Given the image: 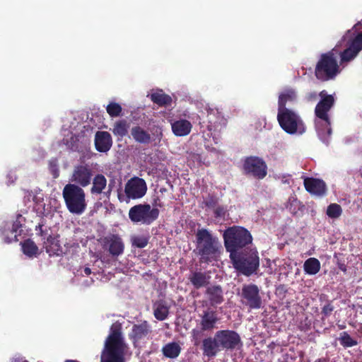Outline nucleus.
Returning <instances> with one entry per match:
<instances>
[{
	"instance_id": "1",
	"label": "nucleus",
	"mask_w": 362,
	"mask_h": 362,
	"mask_svg": "<svg viewBox=\"0 0 362 362\" xmlns=\"http://www.w3.org/2000/svg\"><path fill=\"white\" fill-rule=\"evenodd\" d=\"M240 334L231 329L217 331L214 337H209L202 341L203 355L208 358H214L222 351H232L242 346Z\"/></svg>"
},
{
	"instance_id": "2",
	"label": "nucleus",
	"mask_w": 362,
	"mask_h": 362,
	"mask_svg": "<svg viewBox=\"0 0 362 362\" xmlns=\"http://www.w3.org/2000/svg\"><path fill=\"white\" fill-rule=\"evenodd\" d=\"M122 329V325L119 322L111 325L101 353L100 362H125L129 346L125 342Z\"/></svg>"
},
{
	"instance_id": "3",
	"label": "nucleus",
	"mask_w": 362,
	"mask_h": 362,
	"mask_svg": "<svg viewBox=\"0 0 362 362\" xmlns=\"http://www.w3.org/2000/svg\"><path fill=\"white\" fill-rule=\"evenodd\" d=\"M320 100L315 108L316 117L322 122H316V128L320 139L326 144H328L329 139L332 134L331 120L329 112L334 105V98L332 95H328L326 90H322L319 93Z\"/></svg>"
},
{
	"instance_id": "4",
	"label": "nucleus",
	"mask_w": 362,
	"mask_h": 362,
	"mask_svg": "<svg viewBox=\"0 0 362 362\" xmlns=\"http://www.w3.org/2000/svg\"><path fill=\"white\" fill-rule=\"evenodd\" d=\"M197 250L203 262L208 263L219 257L222 245L217 237L207 229H198L196 233Z\"/></svg>"
},
{
	"instance_id": "5",
	"label": "nucleus",
	"mask_w": 362,
	"mask_h": 362,
	"mask_svg": "<svg viewBox=\"0 0 362 362\" xmlns=\"http://www.w3.org/2000/svg\"><path fill=\"white\" fill-rule=\"evenodd\" d=\"M224 245L229 257L235 256L240 250L247 249L252 242L250 232L242 226H233L228 228L223 235Z\"/></svg>"
},
{
	"instance_id": "6",
	"label": "nucleus",
	"mask_w": 362,
	"mask_h": 362,
	"mask_svg": "<svg viewBox=\"0 0 362 362\" xmlns=\"http://www.w3.org/2000/svg\"><path fill=\"white\" fill-rule=\"evenodd\" d=\"M338 51L334 48L320 55L315 68V76L320 81L335 78L340 72L337 62Z\"/></svg>"
},
{
	"instance_id": "7",
	"label": "nucleus",
	"mask_w": 362,
	"mask_h": 362,
	"mask_svg": "<svg viewBox=\"0 0 362 362\" xmlns=\"http://www.w3.org/2000/svg\"><path fill=\"white\" fill-rule=\"evenodd\" d=\"M62 195L70 213L80 215L86 209L85 191L78 185L66 184L63 189Z\"/></svg>"
},
{
	"instance_id": "8",
	"label": "nucleus",
	"mask_w": 362,
	"mask_h": 362,
	"mask_svg": "<svg viewBox=\"0 0 362 362\" xmlns=\"http://www.w3.org/2000/svg\"><path fill=\"white\" fill-rule=\"evenodd\" d=\"M234 267L242 274L249 276L255 273L259 266V257L256 249H245L230 257Z\"/></svg>"
},
{
	"instance_id": "9",
	"label": "nucleus",
	"mask_w": 362,
	"mask_h": 362,
	"mask_svg": "<svg viewBox=\"0 0 362 362\" xmlns=\"http://www.w3.org/2000/svg\"><path fill=\"white\" fill-rule=\"evenodd\" d=\"M277 121L281 128L288 134H303L306 131L301 117L291 109L278 110Z\"/></svg>"
},
{
	"instance_id": "10",
	"label": "nucleus",
	"mask_w": 362,
	"mask_h": 362,
	"mask_svg": "<svg viewBox=\"0 0 362 362\" xmlns=\"http://www.w3.org/2000/svg\"><path fill=\"white\" fill-rule=\"evenodd\" d=\"M159 209L151 208L148 204H139L130 208L129 218L134 223L152 224L159 216Z\"/></svg>"
},
{
	"instance_id": "11",
	"label": "nucleus",
	"mask_w": 362,
	"mask_h": 362,
	"mask_svg": "<svg viewBox=\"0 0 362 362\" xmlns=\"http://www.w3.org/2000/svg\"><path fill=\"white\" fill-rule=\"evenodd\" d=\"M244 174L257 180L264 179L267 175V165L263 158L251 156L246 157L243 161Z\"/></svg>"
},
{
	"instance_id": "12",
	"label": "nucleus",
	"mask_w": 362,
	"mask_h": 362,
	"mask_svg": "<svg viewBox=\"0 0 362 362\" xmlns=\"http://www.w3.org/2000/svg\"><path fill=\"white\" fill-rule=\"evenodd\" d=\"M93 168L88 163H81L74 167L70 180L71 184L86 187L90 185L93 176Z\"/></svg>"
},
{
	"instance_id": "13",
	"label": "nucleus",
	"mask_w": 362,
	"mask_h": 362,
	"mask_svg": "<svg viewBox=\"0 0 362 362\" xmlns=\"http://www.w3.org/2000/svg\"><path fill=\"white\" fill-rule=\"evenodd\" d=\"M240 296L242 302L250 309H259L262 305L259 289L256 284H250L243 286Z\"/></svg>"
},
{
	"instance_id": "14",
	"label": "nucleus",
	"mask_w": 362,
	"mask_h": 362,
	"mask_svg": "<svg viewBox=\"0 0 362 362\" xmlns=\"http://www.w3.org/2000/svg\"><path fill=\"white\" fill-rule=\"evenodd\" d=\"M207 129L214 138L218 136L227 124V120L218 109L210 108L207 110Z\"/></svg>"
},
{
	"instance_id": "15",
	"label": "nucleus",
	"mask_w": 362,
	"mask_h": 362,
	"mask_svg": "<svg viewBox=\"0 0 362 362\" xmlns=\"http://www.w3.org/2000/svg\"><path fill=\"white\" fill-rule=\"evenodd\" d=\"M146 191L145 180L138 177L131 178L125 185L124 192L129 199H140L145 195Z\"/></svg>"
},
{
	"instance_id": "16",
	"label": "nucleus",
	"mask_w": 362,
	"mask_h": 362,
	"mask_svg": "<svg viewBox=\"0 0 362 362\" xmlns=\"http://www.w3.org/2000/svg\"><path fill=\"white\" fill-rule=\"evenodd\" d=\"M103 247L112 257H118L124 253V243L119 235L110 234L103 238Z\"/></svg>"
},
{
	"instance_id": "17",
	"label": "nucleus",
	"mask_w": 362,
	"mask_h": 362,
	"mask_svg": "<svg viewBox=\"0 0 362 362\" xmlns=\"http://www.w3.org/2000/svg\"><path fill=\"white\" fill-rule=\"evenodd\" d=\"M90 184H92V186L90 192L92 195L103 194L104 197H110L112 191V187L111 182L107 185V180L104 175L101 173L93 175Z\"/></svg>"
},
{
	"instance_id": "18",
	"label": "nucleus",
	"mask_w": 362,
	"mask_h": 362,
	"mask_svg": "<svg viewBox=\"0 0 362 362\" xmlns=\"http://www.w3.org/2000/svg\"><path fill=\"white\" fill-rule=\"evenodd\" d=\"M362 50V34L356 36L351 41L349 47L340 52L341 62H348L354 59Z\"/></svg>"
},
{
	"instance_id": "19",
	"label": "nucleus",
	"mask_w": 362,
	"mask_h": 362,
	"mask_svg": "<svg viewBox=\"0 0 362 362\" xmlns=\"http://www.w3.org/2000/svg\"><path fill=\"white\" fill-rule=\"evenodd\" d=\"M199 327L206 332H211L216 327V324L219 321L218 314L216 311L208 308L199 315Z\"/></svg>"
},
{
	"instance_id": "20",
	"label": "nucleus",
	"mask_w": 362,
	"mask_h": 362,
	"mask_svg": "<svg viewBox=\"0 0 362 362\" xmlns=\"http://www.w3.org/2000/svg\"><path fill=\"white\" fill-rule=\"evenodd\" d=\"M151 332L150 324L144 320L139 324H134L132 326V331L129 334V339L132 341L134 345L146 337Z\"/></svg>"
},
{
	"instance_id": "21",
	"label": "nucleus",
	"mask_w": 362,
	"mask_h": 362,
	"mask_svg": "<svg viewBox=\"0 0 362 362\" xmlns=\"http://www.w3.org/2000/svg\"><path fill=\"white\" fill-rule=\"evenodd\" d=\"M303 184L306 191L311 194L321 197L326 193V184L322 180L314 177H305Z\"/></svg>"
},
{
	"instance_id": "22",
	"label": "nucleus",
	"mask_w": 362,
	"mask_h": 362,
	"mask_svg": "<svg viewBox=\"0 0 362 362\" xmlns=\"http://www.w3.org/2000/svg\"><path fill=\"white\" fill-rule=\"evenodd\" d=\"M112 145V139L107 132H97L95 135V146L98 151L105 153L108 151Z\"/></svg>"
},
{
	"instance_id": "23",
	"label": "nucleus",
	"mask_w": 362,
	"mask_h": 362,
	"mask_svg": "<svg viewBox=\"0 0 362 362\" xmlns=\"http://www.w3.org/2000/svg\"><path fill=\"white\" fill-rule=\"evenodd\" d=\"M205 295L211 306L220 305L224 300L223 288L220 285L208 286L205 291Z\"/></svg>"
},
{
	"instance_id": "24",
	"label": "nucleus",
	"mask_w": 362,
	"mask_h": 362,
	"mask_svg": "<svg viewBox=\"0 0 362 362\" xmlns=\"http://www.w3.org/2000/svg\"><path fill=\"white\" fill-rule=\"evenodd\" d=\"M210 279V275L201 271L192 272L188 277L189 281L196 289H199L208 286Z\"/></svg>"
},
{
	"instance_id": "25",
	"label": "nucleus",
	"mask_w": 362,
	"mask_h": 362,
	"mask_svg": "<svg viewBox=\"0 0 362 362\" xmlns=\"http://www.w3.org/2000/svg\"><path fill=\"white\" fill-rule=\"evenodd\" d=\"M173 133L177 136L188 135L192 128L191 122L187 119H180L171 123Z\"/></svg>"
},
{
	"instance_id": "26",
	"label": "nucleus",
	"mask_w": 362,
	"mask_h": 362,
	"mask_svg": "<svg viewBox=\"0 0 362 362\" xmlns=\"http://www.w3.org/2000/svg\"><path fill=\"white\" fill-rule=\"evenodd\" d=\"M46 252L51 255H59L62 252L59 240V235H49L47 240L43 242Z\"/></svg>"
},
{
	"instance_id": "27",
	"label": "nucleus",
	"mask_w": 362,
	"mask_h": 362,
	"mask_svg": "<svg viewBox=\"0 0 362 362\" xmlns=\"http://www.w3.org/2000/svg\"><path fill=\"white\" fill-rule=\"evenodd\" d=\"M131 135L133 139L139 144L147 145L151 141V134L138 125L131 129Z\"/></svg>"
},
{
	"instance_id": "28",
	"label": "nucleus",
	"mask_w": 362,
	"mask_h": 362,
	"mask_svg": "<svg viewBox=\"0 0 362 362\" xmlns=\"http://www.w3.org/2000/svg\"><path fill=\"white\" fill-rule=\"evenodd\" d=\"M296 99V93L292 88H288L281 92L278 100V110L288 109L287 103H292Z\"/></svg>"
},
{
	"instance_id": "29",
	"label": "nucleus",
	"mask_w": 362,
	"mask_h": 362,
	"mask_svg": "<svg viewBox=\"0 0 362 362\" xmlns=\"http://www.w3.org/2000/svg\"><path fill=\"white\" fill-rule=\"evenodd\" d=\"M169 314V308L163 300L156 301L153 305L154 317L160 321L165 320Z\"/></svg>"
},
{
	"instance_id": "30",
	"label": "nucleus",
	"mask_w": 362,
	"mask_h": 362,
	"mask_svg": "<svg viewBox=\"0 0 362 362\" xmlns=\"http://www.w3.org/2000/svg\"><path fill=\"white\" fill-rule=\"evenodd\" d=\"M182 348L177 342H169L162 348L163 356L168 358H176L181 353Z\"/></svg>"
},
{
	"instance_id": "31",
	"label": "nucleus",
	"mask_w": 362,
	"mask_h": 362,
	"mask_svg": "<svg viewBox=\"0 0 362 362\" xmlns=\"http://www.w3.org/2000/svg\"><path fill=\"white\" fill-rule=\"evenodd\" d=\"M150 98L153 103L157 104L160 107L170 105L173 101L172 98L165 93L163 90H159L152 93Z\"/></svg>"
},
{
	"instance_id": "32",
	"label": "nucleus",
	"mask_w": 362,
	"mask_h": 362,
	"mask_svg": "<svg viewBox=\"0 0 362 362\" xmlns=\"http://www.w3.org/2000/svg\"><path fill=\"white\" fill-rule=\"evenodd\" d=\"M304 272L310 275H315L320 269V262L315 257H310L306 259L303 264Z\"/></svg>"
},
{
	"instance_id": "33",
	"label": "nucleus",
	"mask_w": 362,
	"mask_h": 362,
	"mask_svg": "<svg viewBox=\"0 0 362 362\" xmlns=\"http://www.w3.org/2000/svg\"><path fill=\"white\" fill-rule=\"evenodd\" d=\"M129 125L127 120L120 119L114 124L112 132L115 136L123 138L128 133Z\"/></svg>"
},
{
	"instance_id": "34",
	"label": "nucleus",
	"mask_w": 362,
	"mask_h": 362,
	"mask_svg": "<svg viewBox=\"0 0 362 362\" xmlns=\"http://www.w3.org/2000/svg\"><path fill=\"white\" fill-rule=\"evenodd\" d=\"M23 252L29 257L37 254L38 247L33 240L27 239L21 243Z\"/></svg>"
},
{
	"instance_id": "35",
	"label": "nucleus",
	"mask_w": 362,
	"mask_h": 362,
	"mask_svg": "<svg viewBox=\"0 0 362 362\" xmlns=\"http://www.w3.org/2000/svg\"><path fill=\"white\" fill-rule=\"evenodd\" d=\"M22 218V216L21 214H18V217L16 218V220L13 222V225H12V228L11 230L9 231V233H11V237L9 238V237H6V240H5V242L6 243H11L13 240L14 241H18V230L22 227V224L21 223V221H19V218ZM21 234V232L18 233V235Z\"/></svg>"
},
{
	"instance_id": "36",
	"label": "nucleus",
	"mask_w": 362,
	"mask_h": 362,
	"mask_svg": "<svg viewBox=\"0 0 362 362\" xmlns=\"http://www.w3.org/2000/svg\"><path fill=\"white\" fill-rule=\"evenodd\" d=\"M131 241L134 247L144 248L148 245L149 237L147 235H134L132 237Z\"/></svg>"
},
{
	"instance_id": "37",
	"label": "nucleus",
	"mask_w": 362,
	"mask_h": 362,
	"mask_svg": "<svg viewBox=\"0 0 362 362\" xmlns=\"http://www.w3.org/2000/svg\"><path fill=\"white\" fill-rule=\"evenodd\" d=\"M106 110L108 115L112 117H116L121 115L122 107L115 102H110L106 107Z\"/></svg>"
},
{
	"instance_id": "38",
	"label": "nucleus",
	"mask_w": 362,
	"mask_h": 362,
	"mask_svg": "<svg viewBox=\"0 0 362 362\" xmlns=\"http://www.w3.org/2000/svg\"><path fill=\"white\" fill-rule=\"evenodd\" d=\"M342 213V209L338 204H330L327 209V215L331 218H339Z\"/></svg>"
},
{
	"instance_id": "39",
	"label": "nucleus",
	"mask_w": 362,
	"mask_h": 362,
	"mask_svg": "<svg viewBox=\"0 0 362 362\" xmlns=\"http://www.w3.org/2000/svg\"><path fill=\"white\" fill-rule=\"evenodd\" d=\"M339 341L344 348L352 347L358 344L357 341L354 339L346 332L341 334Z\"/></svg>"
},
{
	"instance_id": "40",
	"label": "nucleus",
	"mask_w": 362,
	"mask_h": 362,
	"mask_svg": "<svg viewBox=\"0 0 362 362\" xmlns=\"http://www.w3.org/2000/svg\"><path fill=\"white\" fill-rule=\"evenodd\" d=\"M206 332V330H203L200 327L199 329L194 328L191 332V337H192V341L193 342L194 346H198L201 343L202 344V341L204 339V332Z\"/></svg>"
},
{
	"instance_id": "41",
	"label": "nucleus",
	"mask_w": 362,
	"mask_h": 362,
	"mask_svg": "<svg viewBox=\"0 0 362 362\" xmlns=\"http://www.w3.org/2000/svg\"><path fill=\"white\" fill-rule=\"evenodd\" d=\"M227 210L223 206H217L214 208V214L216 218H225Z\"/></svg>"
},
{
	"instance_id": "42",
	"label": "nucleus",
	"mask_w": 362,
	"mask_h": 362,
	"mask_svg": "<svg viewBox=\"0 0 362 362\" xmlns=\"http://www.w3.org/2000/svg\"><path fill=\"white\" fill-rule=\"evenodd\" d=\"M204 205L208 208H216L218 204V199L214 196H209L204 201Z\"/></svg>"
},
{
	"instance_id": "43",
	"label": "nucleus",
	"mask_w": 362,
	"mask_h": 362,
	"mask_svg": "<svg viewBox=\"0 0 362 362\" xmlns=\"http://www.w3.org/2000/svg\"><path fill=\"white\" fill-rule=\"evenodd\" d=\"M49 169L54 177H57L59 176V170L56 160H49Z\"/></svg>"
},
{
	"instance_id": "44",
	"label": "nucleus",
	"mask_w": 362,
	"mask_h": 362,
	"mask_svg": "<svg viewBox=\"0 0 362 362\" xmlns=\"http://www.w3.org/2000/svg\"><path fill=\"white\" fill-rule=\"evenodd\" d=\"M334 309V305L332 304L331 302H329L322 307L321 313L324 316L328 317L332 314Z\"/></svg>"
},
{
	"instance_id": "45",
	"label": "nucleus",
	"mask_w": 362,
	"mask_h": 362,
	"mask_svg": "<svg viewBox=\"0 0 362 362\" xmlns=\"http://www.w3.org/2000/svg\"><path fill=\"white\" fill-rule=\"evenodd\" d=\"M318 95L316 92H310L306 94L305 99L308 102H313L317 99Z\"/></svg>"
},
{
	"instance_id": "46",
	"label": "nucleus",
	"mask_w": 362,
	"mask_h": 362,
	"mask_svg": "<svg viewBox=\"0 0 362 362\" xmlns=\"http://www.w3.org/2000/svg\"><path fill=\"white\" fill-rule=\"evenodd\" d=\"M152 206H153L152 208H157V209H158V207L161 208L163 206V204L161 203V201L158 196H156V197L153 198V202H152Z\"/></svg>"
},
{
	"instance_id": "47",
	"label": "nucleus",
	"mask_w": 362,
	"mask_h": 362,
	"mask_svg": "<svg viewBox=\"0 0 362 362\" xmlns=\"http://www.w3.org/2000/svg\"><path fill=\"white\" fill-rule=\"evenodd\" d=\"M37 234L39 235L44 241L47 240V237L49 235L47 229L41 230V231L40 233H37Z\"/></svg>"
},
{
	"instance_id": "48",
	"label": "nucleus",
	"mask_w": 362,
	"mask_h": 362,
	"mask_svg": "<svg viewBox=\"0 0 362 362\" xmlns=\"http://www.w3.org/2000/svg\"><path fill=\"white\" fill-rule=\"evenodd\" d=\"M85 275L88 276L91 274V269L89 267H85L83 269Z\"/></svg>"
},
{
	"instance_id": "49",
	"label": "nucleus",
	"mask_w": 362,
	"mask_h": 362,
	"mask_svg": "<svg viewBox=\"0 0 362 362\" xmlns=\"http://www.w3.org/2000/svg\"><path fill=\"white\" fill-rule=\"evenodd\" d=\"M43 224H38L37 226H35V231H37V233H40L41 231V230H43Z\"/></svg>"
},
{
	"instance_id": "50",
	"label": "nucleus",
	"mask_w": 362,
	"mask_h": 362,
	"mask_svg": "<svg viewBox=\"0 0 362 362\" xmlns=\"http://www.w3.org/2000/svg\"><path fill=\"white\" fill-rule=\"evenodd\" d=\"M71 149L72 151H78V147H77V146H75L74 144L71 146Z\"/></svg>"
},
{
	"instance_id": "51",
	"label": "nucleus",
	"mask_w": 362,
	"mask_h": 362,
	"mask_svg": "<svg viewBox=\"0 0 362 362\" xmlns=\"http://www.w3.org/2000/svg\"><path fill=\"white\" fill-rule=\"evenodd\" d=\"M315 362H327V360L325 358H319L316 360Z\"/></svg>"
},
{
	"instance_id": "52",
	"label": "nucleus",
	"mask_w": 362,
	"mask_h": 362,
	"mask_svg": "<svg viewBox=\"0 0 362 362\" xmlns=\"http://www.w3.org/2000/svg\"><path fill=\"white\" fill-rule=\"evenodd\" d=\"M361 24H362V21H360V22H358V23H356V24L354 26V28L357 29V27H358V25H361Z\"/></svg>"
},
{
	"instance_id": "53",
	"label": "nucleus",
	"mask_w": 362,
	"mask_h": 362,
	"mask_svg": "<svg viewBox=\"0 0 362 362\" xmlns=\"http://www.w3.org/2000/svg\"><path fill=\"white\" fill-rule=\"evenodd\" d=\"M64 362H79V361H76V360H66Z\"/></svg>"
},
{
	"instance_id": "54",
	"label": "nucleus",
	"mask_w": 362,
	"mask_h": 362,
	"mask_svg": "<svg viewBox=\"0 0 362 362\" xmlns=\"http://www.w3.org/2000/svg\"><path fill=\"white\" fill-rule=\"evenodd\" d=\"M340 269H341L342 271H344V272H346V267H340Z\"/></svg>"
},
{
	"instance_id": "55",
	"label": "nucleus",
	"mask_w": 362,
	"mask_h": 362,
	"mask_svg": "<svg viewBox=\"0 0 362 362\" xmlns=\"http://www.w3.org/2000/svg\"><path fill=\"white\" fill-rule=\"evenodd\" d=\"M357 35H362V32L358 33Z\"/></svg>"
}]
</instances>
